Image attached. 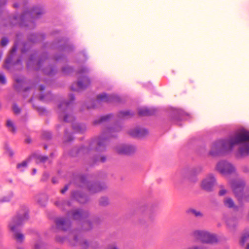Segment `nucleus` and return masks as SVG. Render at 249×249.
Returning a JSON list of instances; mask_svg holds the SVG:
<instances>
[{"label": "nucleus", "mask_w": 249, "mask_h": 249, "mask_svg": "<svg viewBox=\"0 0 249 249\" xmlns=\"http://www.w3.org/2000/svg\"><path fill=\"white\" fill-rule=\"evenodd\" d=\"M42 245L41 243H36L35 245V249H39L40 246Z\"/></svg>", "instance_id": "79ce46f5"}, {"label": "nucleus", "mask_w": 249, "mask_h": 249, "mask_svg": "<svg viewBox=\"0 0 249 249\" xmlns=\"http://www.w3.org/2000/svg\"><path fill=\"white\" fill-rule=\"evenodd\" d=\"M31 39V41H33V42H35V40H34V39Z\"/></svg>", "instance_id": "4d7b16f0"}, {"label": "nucleus", "mask_w": 249, "mask_h": 249, "mask_svg": "<svg viewBox=\"0 0 249 249\" xmlns=\"http://www.w3.org/2000/svg\"><path fill=\"white\" fill-rule=\"evenodd\" d=\"M138 113L140 116L151 115L153 114L152 111L147 107L140 108L138 110Z\"/></svg>", "instance_id": "6ab92c4d"}, {"label": "nucleus", "mask_w": 249, "mask_h": 249, "mask_svg": "<svg viewBox=\"0 0 249 249\" xmlns=\"http://www.w3.org/2000/svg\"><path fill=\"white\" fill-rule=\"evenodd\" d=\"M185 249H201V248H200L198 246H193L192 247H188Z\"/></svg>", "instance_id": "58836bf2"}, {"label": "nucleus", "mask_w": 249, "mask_h": 249, "mask_svg": "<svg viewBox=\"0 0 249 249\" xmlns=\"http://www.w3.org/2000/svg\"><path fill=\"white\" fill-rule=\"evenodd\" d=\"M99 203L101 205L106 206L108 203V200L107 197H102L99 200Z\"/></svg>", "instance_id": "5701e85b"}, {"label": "nucleus", "mask_w": 249, "mask_h": 249, "mask_svg": "<svg viewBox=\"0 0 249 249\" xmlns=\"http://www.w3.org/2000/svg\"><path fill=\"white\" fill-rule=\"evenodd\" d=\"M17 50V47L14 46L11 50V53H15Z\"/></svg>", "instance_id": "a18cd8bd"}, {"label": "nucleus", "mask_w": 249, "mask_h": 249, "mask_svg": "<svg viewBox=\"0 0 249 249\" xmlns=\"http://www.w3.org/2000/svg\"><path fill=\"white\" fill-rule=\"evenodd\" d=\"M136 150L135 146L130 144H121L118 145L116 148L117 153L124 155H130L134 153Z\"/></svg>", "instance_id": "6e6552de"}, {"label": "nucleus", "mask_w": 249, "mask_h": 249, "mask_svg": "<svg viewBox=\"0 0 249 249\" xmlns=\"http://www.w3.org/2000/svg\"><path fill=\"white\" fill-rule=\"evenodd\" d=\"M16 84L15 85V87L17 89H18V87L20 85H22L23 84V81L19 79H16Z\"/></svg>", "instance_id": "7c9ffc66"}, {"label": "nucleus", "mask_w": 249, "mask_h": 249, "mask_svg": "<svg viewBox=\"0 0 249 249\" xmlns=\"http://www.w3.org/2000/svg\"><path fill=\"white\" fill-rule=\"evenodd\" d=\"M43 97H41V96L40 97V99H43Z\"/></svg>", "instance_id": "680f3d73"}, {"label": "nucleus", "mask_w": 249, "mask_h": 249, "mask_svg": "<svg viewBox=\"0 0 249 249\" xmlns=\"http://www.w3.org/2000/svg\"><path fill=\"white\" fill-rule=\"evenodd\" d=\"M77 87H74L72 86L71 89L73 90L83 89L87 88L90 84V81L87 77L83 76L81 79H79L76 84Z\"/></svg>", "instance_id": "9d476101"}, {"label": "nucleus", "mask_w": 249, "mask_h": 249, "mask_svg": "<svg viewBox=\"0 0 249 249\" xmlns=\"http://www.w3.org/2000/svg\"><path fill=\"white\" fill-rule=\"evenodd\" d=\"M36 169H35V168H34V169H33V171H32V174H33V175H35V174L36 173Z\"/></svg>", "instance_id": "09e8293b"}, {"label": "nucleus", "mask_w": 249, "mask_h": 249, "mask_svg": "<svg viewBox=\"0 0 249 249\" xmlns=\"http://www.w3.org/2000/svg\"><path fill=\"white\" fill-rule=\"evenodd\" d=\"M68 189V186H66L64 188L61 190V193L62 194H64L65 192H66Z\"/></svg>", "instance_id": "37998d69"}, {"label": "nucleus", "mask_w": 249, "mask_h": 249, "mask_svg": "<svg viewBox=\"0 0 249 249\" xmlns=\"http://www.w3.org/2000/svg\"><path fill=\"white\" fill-rule=\"evenodd\" d=\"M185 174V173L183 172L182 173V175H183Z\"/></svg>", "instance_id": "e2e57ef3"}, {"label": "nucleus", "mask_w": 249, "mask_h": 249, "mask_svg": "<svg viewBox=\"0 0 249 249\" xmlns=\"http://www.w3.org/2000/svg\"><path fill=\"white\" fill-rule=\"evenodd\" d=\"M27 165V161H23L20 163H18L17 165V168L20 170H23V168L26 167Z\"/></svg>", "instance_id": "a878e982"}, {"label": "nucleus", "mask_w": 249, "mask_h": 249, "mask_svg": "<svg viewBox=\"0 0 249 249\" xmlns=\"http://www.w3.org/2000/svg\"><path fill=\"white\" fill-rule=\"evenodd\" d=\"M147 133V131L143 128H136L130 130L129 134L136 137H140Z\"/></svg>", "instance_id": "2eb2a0df"}, {"label": "nucleus", "mask_w": 249, "mask_h": 249, "mask_svg": "<svg viewBox=\"0 0 249 249\" xmlns=\"http://www.w3.org/2000/svg\"><path fill=\"white\" fill-rule=\"evenodd\" d=\"M202 171V168L201 167H197L196 169H194V170L192 171L190 173L187 174V176L189 175H191L193 174H198L200 173Z\"/></svg>", "instance_id": "bb28decb"}, {"label": "nucleus", "mask_w": 249, "mask_h": 249, "mask_svg": "<svg viewBox=\"0 0 249 249\" xmlns=\"http://www.w3.org/2000/svg\"><path fill=\"white\" fill-rule=\"evenodd\" d=\"M71 102L73 101L74 100V97L72 95H70Z\"/></svg>", "instance_id": "49530a36"}, {"label": "nucleus", "mask_w": 249, "mask_h": 249, "mask_svg": "<svg viewBox=\"0 0 249 249\" xmlns=\"http://www.w3.org/2000/svg\"><path fill=\"white\" fill-rule=\"evenodd\" d=\"M14 6H15V7H17V6H17L16 4H15V5H14Z\"/></svg>", "instance_id": "052dcab7"}, {"label": "nucleus", "mask_w": 249, "mask_h": 249, "mask_svg": "<svg viewBox=\"0 0 249 249\" xmlns=\"http://www.w3.org/2000/svg\"><path fill=\"white\" fill-rule=\"evenodd\" d=\"M216 183V178L213 174H209L202 180L201 188L207 192H212Z\"/></svg>", "instance_id": "39448f33"}, {"label": "nucleus", "mask_w": 249, "mask_h": 249, "mask_svg": "<svg viewBox=\"0 0 249 249\" xmlns=\"http://www.w3.org/2000/svg\"><path fill=\"white\" fill-rule=\"evenodd\" d=\"M248 237H249V234H248L247 236L246 235H243L240 239L241 244L242 245L244 244V243L246 241V240Z\"/></svg>", "instance_id": "72a5a7b5"}, {"label": "nucleus", "mask_w": 249, "mask_h": 249, "mask_svg": "<svg viewBox=\"0 0 249 249\" xmlns=\"http://www.w3.org/2000/svg\"><path fill=\"white\" fill-rule=\"evenodd\" d=\"M6 82V80L4 75L2 73H0V83L4 84Z\"/></svg>", "instance_id": "c756f323"}, {"label": "nucleus", "mask_w": 249, "mask_h": 249, "mask_svg": "<svg viewBox=\"0 0 249 249\" xmlns=\"http://www.w3.org/2000/svg\"><path fill=\"white\" fill-rule=\"evenodd\" d=\"M105 160H106V158H105V157H102L101 158V159H100V160H101V161H102V162H104V161H105Z\"/></svg>", "instance_id": "de8ad7c7"}, {"label": "nucleus", "mask_w": 249, "mask_h": 249, "mask_svg": "<svg viewBox=\"0 0 249 249\" xmlns=\"http://www.w3.org/2000/svg\"><path fill=\"white\" fill-rule=\"evenodd\" d=\"M73 129L77 132H83L86 129L84 125L79 124H75L72 125Z\"/></svg>", "instance_id": "aec40b11"}, {"label": "nucleus", "mask_w": 249, "mask_h": 249, "mask_svg": "<svg viewBox=\"0 0 249 249\" xmlns=\"http://www.w3.org/2000/svg\"><path fill=\"white\" fill-rule=\"evenodd\" d=\"M107 249H118V248L115 244H112L108 246Z\"/></svg>", "instance_id": "4c0bfd02"}, {"label": "nucleus", "mask_w": 249, "mask_h": 249, "mask_svg": "<svg viewBox=\"0 0 249 249\" xmlns=\"http://www.w3.org/2000/svg\"><path fill=\"white\" fill-rule=\"evenodd\" d=\"M44 72L48 75H52L53 74V70L52 67L49 68V71L47 69H43Z\"/></svg>", "instance_id": "cd10ccee"}, {"label": "nucleus", "mask_w": 249, "mask_h": 249, "mask_svg": "<svg viewBox=\"0 0 249 249\" xmlns=\"http://www.w3.org/2000/svg\"><path fill=\"white\" fill-rule=\"evenodd\" d=\"M56 224L59 229L66 231L69 227L70 222L67 219L60 218L56 220Z\"/></svg>", "instance_id": "ddd939ff"}, {"label": "nucleus", "mask_w": 249, "mask_h": 249, "mask_svg": "<svg viewBox=\"0 0 249 249\" xmlns=\"http://www.w3.org/2000/svg\"><path fill=\"white\" fill-rule=\"evenodd\" d=\"M11 198V196H4L1 199V201L2 202H7L10 200Z\"/></svg>", "instance_id": "f704fd0d"}, {"label": "nucleus", "mask_w": 249, "mask_h": 249, "mask_svg": "<svg viewBox=\"0 0 249 249\" xmlns=\"http://www.w3.org/2000/svg\"><path fill=\"white\" fill-rule=\"evenodd\" d=\"M39 88L41 90H42L45 89L44 87H43V86H40Z\"/></svg>", "instance_id": "8fccbe9b"}, {"label": "nucleus", "mask_w": 249, "mask_h": 249, "mask_svg": "<svg viewBox=\"0 0 249 249\" xmlns=\"http://www.w3.org/2000/svg\"><path fill=\"white\" fill-rule=\"evenodd\" d=\"M74 219L81 220L88 216V213L81 210H74L69 213Z\"/></svg>", "instance_id": "f8f14e48"}, {"label": "nucleus", "mask_w": 249, "mask_h": 249, "mask_svg": "<svg viewBox=\"0 0 249 249\" xmlns=\"http://www.w3.org/2000/svg\"><path fill=\"white\" fill-rule=\"evenodd\" d=\"M37 159L39 160L40 161L43 162H45L48 160L49 161V162H50V161L49 160L48 158L47 157L42 156H38L37 157Z\"/></svg>", "instance_id": "c85d7f7f"}, {"label": "nucleus", "mask_w": 249, "mask_h": 249, "mask_svg": "<svg viewBox=\"0 0 249 249\" xmlns=\"http://www.w3.org/2000/svg\"><path fill=\"white\" fill-rule=\"evenodd\" d=\"M231 186L234 193L237 197L242 195L243 189L244 186L243 181L241 180L235 181L232 183Z\"/></svg>", "instance_id": "9b49d317"}, {"label": "nucleus", "mask_w": 249, "mask_h": 249, "mask_svg": "<svg viewBox=\"0 0 249 249\" xmlns=\"http://www.w3.org/2000/svg\"><path fill=\"white\" fill-rule=\"evenodd\" d=\"M90 228V224L89 222H86L84 224V229L86 230H89Z\"/></svg>", "instance_id": "c9c22d12"}, {"label": "nucleus", "mask_w": 249, "mask_h": 249, "mask_svg": "<svg viewBox=\"0 0 249 249\" xmlns=\"http://www.w3.org/2000/svg\"><path fill=\"white\" fill-rule=\"evenodd\" d=\"M71 70V68L70 67H67L64 68L63 69V70H62V71H63L64 73H67V72H69Z\"/></svg>", "instance_id": "e433bc0d"}, {"label": "nucleus", "mask_w": 249, "mask_h": 249, "mask_svg": "<svg viewBox=\"0 0 249 249\" xmlns=\"http://www.w3.org/2000/svg\"><path fill=\"white\" fill-rule=\"evenodd\" d=\"M246 249H249V244H248L247 246Z\"/></svg>", "instance_id": "603ef678"}, {"label": "nucleus", "mask_w": 249, "mask_h": 249, "mask_svg": "<svg viewBox=\"0 0 249 249\" xmlns=\"http://www.w3.org/2000/svg\"><path fill=\"white\" fill-rule=\"evenodd\" d=\"M8 43V40L7 38L4 37L1 39V45L2 46H5L7 45Z\"/></svg>", "instance_id": "2f4dec72"}, {"label": "nucleus", "mask_w": 249, "mask_h": 249, "mask_svg": "<svg viewBox=\"0 0 249 249\" xmlns=\"http://www.w3.org/2000/svg\"><path fill=\"white\" fill-rule=\"evenodd\" d=\"M72 139V138L71 137L69 140H67V141H71Z\"/></svg>", "instance_id": "864d4df0"}, {"label": "nucleus", "mask_w": 249, "mask_h": 249, "mask_svg": "<svg viewBox=\"0 0 249 249\" xmlns=\"http://www.w3.org/2000/svg\"><path fill=\"white\" fill-rule=\"evenodd\" d=\"M53 183H55V180H54V179H53Z\"/></svg>", "instance_id": "6e6d98bb"}, {"label": "nucleus", "mask_w": 249, "mask_h": 249, "mask_svg": "<svg viewBox=\"0 0 249 249\" xmlns=\"http://www.w3.org/2000/svg\"><path fill=\"white\" fill-rule=\"evenodd\" d=\"M113 131V129H108L103 133L96 140V143L98 145V148H104L105 146L108 142V137L113 136L111 135V133Z\"/></svg>", "instance_id": "0eeeda50"}, {"label": "nucleus", "mask_w": 249, "mask_h": 249, "mask_svg": "<svg viewBox=\"0 0 249 249\" xmlns=\"http://www.w3.org/2000/svg\"><path fill=\"white\" fill-rule=\"evenodd\" d=\"M88 187L89 191L91 193H95L99 192L104 188L103 186H102L101 184L98 183H89L88 185Z\"/></svg>", "instance_id": "4468645a"}, {"label": "nucleus", "mask_w": 249, "mask_h": 249, "mask_svg": "<svg viewBox=\"0 0 249 249\" xmlns=\"http://www.w3.org/2000/svg\"><path fill=\"white\" fill-rule=\"evenodd\" d=\"M225 193H226L225 190L224 189L221 188L220 189V191L219 192V195H223L225 194Z\"/></svg>", "instance_id": "a19ab883"}, {"label": "nucleus", "mask_w": 249, "mask_h": 249, "mask_svg": "<svg viewBox=\"0 0 249 249\" xmlns=\"http://www.w3.org/2000/svg\"><path fill=\"white\" fill-rule=\"evenodd\" d=\"M240 144L237 152L239 157H245L249 155V131L244 128L237 129L233 136L225 142L224 146L228 150H231L236 144Z\"/></svg>", "instance_id": "f257e3e1"}, {"label": "nucleus", "mask_w": 249, "mask_h": 249, "mask_svg": "<svg viewBox=\"0 0 249 249\" xmlns=\"http://www.w3.org/2000/svg\"><path fill=\"white\" fill-rule=\"evenodd\" d=\"M192 235L203 243L213 244L217 241L216 235L205 231L195 230L193 231Z\"/></svg>", "instance_id": "7ed1b4c3"}, {"label": "nucleus", "mask_w": 249, "mask_h": 249, "mask_svg": "<svg viewBox=\"0 0 249 249\" xmlns=\"http://www.w3.org/2000/svg\"><path fill=\"white\" fill-rule=\"evenodd\" d=\"M13 109L14 113L16 114H18L20 112V109L16 105H13Z\"/></svg>", "instance_id": "473e14b6"}, {"label": "nucleus", "mask_w": 249, "mask_h": 249, "mask_svg": "<svg viewBox=\"0 0 249 249\" xmlns=\"http://www.w3.org/2000/svg\"><path fill=\"white\" fill-rule=\"evenodd\" d=\"M218 153V143L217 141H215L212 143L211 145V149L210 151V155L213 157L217 156Z\"/></svg>", "instance_id": "f3484780"}, {"label": "nucleus", "mask_w": 249, "mask_h": 249, "mask_svg": "<svg viewBox=\"0 0 249 249\" xmlns=\"http://www.w3.org/2000/svg\"><path fill=\"white\" fill-rule=\"evenodd\" d=\"M53 183H55V180H54V179H53Z\"/></svg>", "instance_id": "5fc2aeb1"}, {"label": "nucleus", "mask_w": 249, "mask_h": 249, "mask_svg": "<svg viewBox=\"0 0 249 249\" xmlns=\"http://www.w3.org/2000/svg\"><path fill=\"white\" fill-rule=\"evenodd\" d=\"M7 126L8 127L9 130L12 132H15L16 131V128L14 126L13 123L11 120L7 121Z\"/></svg>", "instance_id": "412c9836"}, {"label": "nucleus", "mask_w": 249, "mask_h": 249, "mask_svg": "<svg viewBox=\"0 0 249 249\" xmlns=\"http://www.w3.org/2000/svg\"><path fill=\"white\" fill-rule=\"evenodd\" d=\"M56 205H58V202H56Z\"/></svg>", "instance_id": "bf43d9fd"}, {"label": "nucleus", "mask_w": 249, "mask_h": 249, "mask_svg": "<svg viewBox=\"0 0 249 249\" xmlns=\"http://www.w3.org/2000/svg\"><path fill=\"white\" fill-rule=\"evenodd\" d=\"M225 205L229 207H232L234 205L233 201L231 198H227L225 201Z\"/></svg>", "instance_id": "b1692460"}, {"label": "nucleus", "mask_w": 249, "mask_h": 249, "mask_svg": "<svg viewBox=\"0 0 249 249\" xmlns=\"http://www.w3.org/2000/svg\"><path fill=\"white\" fill-rule=\"evenodd\" d=\"M133 115V113L129 111H124L120 112V116L121 117L128 118Z\"/></svg>", "instance_id": "4be33fe9"}, {"label": "nucleus", "mask_w": 249, "mask_h": 249, "mask_svg": "<svg viewBox=\"0 0 249 249\" xmlns=\"http://www.w3.org/2000/svg\"><path fill=\"white\" fill-rule=\"evenodd\" d=\"M42 63V60H39V61L37 62V65L38 66V69H40Z\"/></svg>", "instance_id": "c03bdc74"}, {"label": "nucleus", "mask_w": 249, "mask_h": 249, "mask_svg": "<svg viewBox=\"0 0 249 249\" xmlns=\"http://www.w3.org/2000/svg\"><path fill=\"white\" fill-rule=\"evenodd\" d=\"M88 71L87 70L86 68L82 69L80 71L78 72L79 74H83L87 72Z\"/></svg>", "instance_id": "ea45409f"}, {"label": "nucleus", "mask_w": 249, "mask_h": 249, "mask_svg": "<svg viewBox=\"0 0 249 249\" xmlns=\"http://www.w3.org/2000/svg\"><path fill=\"white\" fill-rule=\"evenodd\" d=\"M110 117H111L110 115H107V116H103L100 119V120L99 121H95L94 122V124H96L98 123H100L106 121L108 119H109Z\"/></svg>", "instance_id": "393cba45"}, {"label": "nucleus", "mask_w": 249, "mask_h": 249, "mask_svg": "<svg viewBox=\"0 0 249 249\" xmlns=\"http://www.w3.org/2000/svg\"><path fill=\"white\" fill-rule=\"evenodd\" d=\"M32 60H32V58H31L30 59V61H29V62H28V66L30 65V63L32 61Z\"/></svg>", "instance_id": "3c124183"}, {"label": "nucleus", "mask_w": 249, "mask_h": 249, "mask_svg": "<svg viewBox=\"0 0 249 249\" xmlns=\"http://www.w3.org/2000/svg\"><path fill=\"white\" fill-rule=\"evenodd\" d=\"M75 240H77V237H75Z\"/></svg>", "instance_id": "0e129e2a"}, {"label": "nucleus", "mask_w": 249, "mask_h": 249, "mask_svg": "<svg viewBox=\"0 0 249 249\" xmlns=\"http://www.w3.org/2000/svg\"><path fill=\"white\" fill-rule=\"evenodd\" d=\"M42 12L41 10L38 8H34L30 12H26L21 17V19L22 20V25H24L26 26H30L31 28L33 27L34 26V23L30 20H28L27 21V22H29L28 23H25L26 22L24 21L25 18H29L31 16L33 17H37L39 15L42 14Z\"/></svg>", "instance_id": "423d86ee"}, {"label": "nucleus", "mask_w": 249, "mask_h": 249, "mask_svg": "<svg viewBox=\"0 0 249 249\" xmlns=\"http://www.w3.org/2000/svg\"><path fill=\"white\" fill-rule=\"evenodd\" d=\"M28 214L26 212L20 213L17 217L14 218L9 224V227L13 232L15 238L18 242H21L24 240V236L18 232L19 227L22 224L27 220Z\"/></svg>", "instance_id": "f03ea898"}, {"label": "nucleus", "mask_w": 249, "mask_h": 249, "mask_svg": "<svg viewBox=\"0 0 249 249\" xmlns=\"http://www.w3.org/2000/svg\"><path fill=\"white\" fill-rule=\"evenodd\" d=\"M234 170L233 166L229 162L222 161L219 163V172L222 174L226 175L232 172Z\"/></svg>", "instance_id": "1a4fd4ad"}, {"label": "nucleus", "mask_w": 249, "mask_h": 249, "mask_svg": "<svg viewBox=\"0 0 249 249\" xmlns=\"http://www.w3.org/2000/svg\"><path fill=\"white\" fill-rule=\"evenodd\" d=\"M9 154L11 156V155H12V154H13L10 152L9 153Z\"/></svg>", "instance_id": "13d9d810"}, {"label": "nucleus", "mask_w": 249, "mask_h": 249, "mask_svg": "<svg viewBox=\"0 0 249 249\" xmlns=\"http://www.w3.org/2000/svg\"><path fill=\"white\" fill-rule=\"evenodd\" d=\"M113 97L103 93L98 95L97 101L98 102H110L112 100Z\"/></svg>", "instance_id": "dca6fc26"}, {"label": "nucleus", "mask_w": 249, "mask_h": 249, "mask_svg": "<svg viewBox=\"0 0 249 249\" xmlns=\"http://www.w3.org/2000/svg\"><path fill=\"white\" fill-rule=\"evenodd\" d=\"M70 102H63L58 106L59 117L64 121L70 122L73 120V117L69 113Z\"/></svg>", "instance_id": "20e7f679"}, {"label": "nucleus", "mask_w": 249, "mask_h": 249, "mask_svg": "<svg viewBox=\"0 0 249 249\" xmlns=\"http://www.w3.org/2000/svg\"><path fill=\"white\" fill-rule=\"evenodd\" d=\"M188 214H193L196 217L201 218L203 216V214L199 211L194 209H189L187 211Z\"/></svg>", "instance_id": "a211bd4d"}]
</instances>
